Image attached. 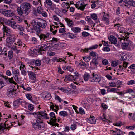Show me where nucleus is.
Here are the masks:
<instances>
[{"label":"nucleus","instance_id":"62","mask_svg":"<svg viewBox=\"0 0 135 135\" xmlns=\"http://www.w3.org/2000/svg\"><path fill=\"white\" fill-rule=\"evenodd\" d=\"M91 3H92V4L91 5V8L92 9H94L97 6L96 3H95L94 1H92Z\"/></svg>","mask_w":135,"mask_h":135},{"label":"nucleus","instance_id":"30","mask_svg":"<svg viewBox=\"0 0 135 135\" xmlns=\"http://www.w3.org/2000/svg\"><path fill=\"white\" fill-rule=\"evenodd\" d=\"M20 99H17L13 103V105L15 107H18L20 103Z\"/></svg>","mask_w":135,"mask_h":135},{"label":"nucleus","instance_id":"7","mask_svg":"<svg viewBox=\"0 0 135 135\" xmlns=\"http://www.w3.org/2000/svg\"><path fill=\"white\" fill-rule=\"evenodd\" d=\"M49 115L50 117L51 118V119L52 121H50L49 124L52 126H58V124L55 122L57 119L56 118L55 113L54 112H51L50 113Z\"/></svg>","mask_w":135,"mask_h":135},{"label":"nucleus","instance_id":"25","mask_svg":"<svg viewBox=\"0 0 135 135\" xmlns=\"http://www.w3.org/2000/svg\"><path fill=\"white\" fill-rule=\"evenodd\" d=\"M54 46L53 47V50L55 51L56 50L59 49L60 47L61 44L59 42H57V44H53Z\"/></svg>","mask_w":135,"mask_h":135},{"label":"nucleus","instance_id":"18","mask_svg":"<svg viewBox=\"0 0 135 135\" xmlns=\"http://www.w3.org/2000/svg\"><path fill=\"white\" fill-rule=\"evenodd\" d=\"M28 74L30 78L32 80H34L36 79V75L33 72L27 71Z\"/></svg>","mask_w":135,"mask_h":135},{"label":"nucleus","instance_id":"26","mask_svg":"<svg viewBox=\"0 0 135 135\" xmlns=\"http://www.w3.org/2000/svg\"><path fill=\"white\" fill-rule=\"evenodd\" d=\"M65 20L69 27H71L73 26L74 25L73 22L72 20H71L68 18H66Z\"/></svg>","mask_w":135,"mask_h":135},{"label":"nucleus","instance_id":"60","mask_svg":"<svg viewBox=\"0 0 135 135\" xmlns=\"http://www.w3.org/2000/svg\"><path fill=\"white\" fill-rule=\"evenodd\" d=\"M54 106L52 108V110H54V111L57 114V111L59 109V107L58 106H56L55 105V107L56 109H54Z\"/></svg>","mask_w":135,"mask_h":135},{"label":"nucleus","instance_id":"10","mask_svg":"<svg viewBox=\"0 0 135 135\" xmlns=\"http://www.w3.org/2000/svg\"><path fill=\"white\" fill-rule=\"evenodd\" d=\"M3 27L2 28V30L3 31V38L5 39V37L6 34L7 33H10L12 32V31L9 29L8 27L5 26L3 25Z\"/></svg>","mask_w":135,"mask_h":135},{"label":"nucleus","instance_id":"39","mask_svg":"<svg viewBox=\"0 0 135 135\" xmlns=\"http://www.w3.org/2000/svg\"><path fill=\"white\" fill-rule=\"evenodd\" d=\"M127 93L131 94L133 96L135 95V91H134L132 89H128L127 90Z\"/></svg>","mask_w":135,"mask_h":135},{"label":"nucleus","instance_id":"17","mask_svg":"<svg viewBox=\"0 0 135 135\" xmlns=\"http://www.w3.org/2000/svg\"><path fill=\"white\" fill-rule=\"evenodd\" d=\"M108 39L109 41L113 44H116L117 42V40L115 37L113 36H110L108 37Z\"/></svg>","mask_w":135,"mask_h":135},{"label":"nucleus","instance_id":"14","mask_svg":"<svg viewBox=\"0 0 135 135\" xmlns=\"http://www.w3.org/2000/svg\"><path fill=\"white\" fill-rule=\"evenodd\" d=\"M9 23V24L14 29L20 27V25L16 24L15 21H13L10 20H8Z\"/></svg>","mask_w":135,"mask_h":135},{"label":"nucleus","instance_id":"38","mask_svg":"<svg viewBox=\"0 0 135 135\" xmlns=\"http://www.w3.org/2000/svg\"><path fill=\"white\" fill-rule=\"evenodd\" d=\"M45 98L47 100H49L51 98V96L50 94L47 92L45 96Z\"/></svg>","mask_w":135,"mask_h":135},{"label":"nucleus","instance_id":"55","mask_svg":"<svg viewBox=\"0 0 135 135\" xmlns=\"http://www.w3.org/2000/svg\"><path fill=\"white\" fill-rule=\"evenodd\" d=\"M135 84V81L133 80H131L128 81L127 83V84L129 85H132Z\"/></svg>","mask_w":135,"mask_h":135},{"label":"nucleus","instance_id":"4","mask_svg":"<svg viewBox=\"0 0 135 135\" xmlns=\"http://www.w3.org/2000/svg\"><path fill=\"white\" fill-rule=\"evenodd\" d=\"M6 36L7 37L6 39L7 45L9 47H10L11 46V44L13 43L15 41V36L14 34L10 33L6 34Z\"/></svg>","mask_w":135,"mask_h":135},{"label":"nucleus","instance_id":"6","mask_svg":"<svg viewBox=\"0 0 135 135\" xmlns=\"http://www.w3.org/2000/svg\"><path fill=\"white\" fill-rule=\"evenodd\" d=\"M50 45L51 43H46L45 44H42L40 47L37 49V51L38 53L42 54V51L50 50Z\"/></svg>","mask_w":135,"mask_h":135},{"label":"nucleus","instance_id":"43","mask_svg":"<svg viewBox=\"0 0 135 135\" xmlns=\"http://www.w3.org/2000/svg\"><path fill=\"white\" fill-rule=\"evenodd\" d=\"M43 61L44 63L48 64L50 61V59L48 58L45 57L43 58Z\"/></svg>","mask_w":135,"mask_h":135},{"label":"nucleus","instance_id":"37","mask_svg":"<svg viewBox=\"0 0 135 135\" xmlns=\"http://www.w3.org/2000/svg\"><path fill=\"white\" fill-rule=\"evenodd\" d=\"M66 34L68 35L69 37L70 38H74L76 37V35H74L73 33H66Z\"/></svg>","mask_w":135,"mask_h":135},{"label":"nucleus","instance_id":"28","mask_svg":"<svg viewBox=\"0 0 135 135\" xmlns=\"http://www.w3.org/2000/svg\"><path fill=\"white\" fill-rule=\"evenodd\" d=\"M109 16V14H106V15L105 16V15H104L102 19L103 21H106V23L107 25H108L109 24V19L107 17H108Z\"/></svg>","mask_w":135,"mask_h":135},{"label":"nucleus","instance_id":"58","mask_svg":"<svg viewBox=\"0 0 135 135\" xmlns=\"http://www.w3.org/2000/svg\"><path fill=\"white\" fill-rule=\"evenodd\" d=\"M117 89L115 88H108V90L109 89V92H113L114 93H115L117 91Z\"/></svg>","mask_w":135,"mask_h":135},{"label":"nucleus","instance_id":"51","mask_svg":"<svg viewBox=\"0 0 135 135\" xmlns=\"http://www.w3.org/2000/svg\"><path fill=\"white\" fill-rule=\"evenodd\" d=\"M83 105L84 108L87 109H89L90 108V106L87 103H84Z\"/></svg>","mask_w":135,"mask_h":135},{"label":"nucleus","instance_id":"34","mask_svg":"<svg viewBox=\"0 0 135 135\" xmlns=\"http://www.w3.org/2000/svg\"><path fill=\"white\" fill-rule=\"evenodd\" d=\"M86 20L88 21V22L89 23V24H93L94 22L92 20L91 18L89 16H87L85 18Z\"/></svg>","mask_w":135,"mask_h":135},{"label":"nucleus","instance_id":"2","mask_svg":"<svg viewBox=\"0 0 135 135\" xmlns=\"http://www.w3.org/2000/svg\"><path fill=\"white\" fill-rule=\"evenodd\" d=\"M25 23H26L27 25L26 28L27 31H30L32 33H35V32L37 33H40L42 31L41 28H45L47 25L46 21L43 20H41L39 21L35 20H33L31 23L33 26L32 28L30 27V25H28L26 21H25Z\"/></svg>","mask_w":135,"mask_h":135},{"label":"nucleus","instance_id":"13","mask_svg":"<svg viewBox=\"0 0 135 135\" xmlns=\"http://www.w3.org/2000/svg\"><path fill=\"white\" fill-rule=\"evenodd\" d=\"M128 38L129 37L127 36V49L130 50L133 49L134 46L133 42L130 40L128 39Z\"/></svg>","mask_w":135,"mask_h":135},{"label":"nucleus","instance_id":"35","mask_svg":"<svg viewBox=\"0 0 135 135\" xmlns=\"http://www.w3.org/2000/svg\"><path fill=\"white\" fill-rule=\"evenodd\" d=\"M13 75H20V73L19 70L18 69H14L13 71Z\"/></svg>","mask_w":135,"mask_h":135},{"label":"nucleus","instance_id":"33","mask_svg":"<svg viewBox=\"0 0 135 135\" xmlns=\"http://www.w3.org/2000/svg\"><path fill=\"white\" fill-rule=\"evenodd\" d=\"M100 118L103 120V121L107 122V123H109L110 121L109 120H108L106 119L105 116V114H103V115L102 117H100Z\"/></svg>","mask_w":135,"mask_h":135},{"label":"nucleus","instance_id":"45","mask_svg":"<svg viewBox=\"0 0 135 135\" xmlns=\"http://www.w3.org/2000/svg\"><path fill=\"white\" fill-rule=\"evenodd\" d=\"M91 17L94 20H95L97 19L98 17L96 14L93 13L91 15Z\"/></svg>","mask_w":135,"mask_h":135},{"label":"nucleus","instance_id":"24","mask_svg":"<svg viewBox=\"0 0 135 135\" xmlns=\"http://www.w3.org/2000/svg\"><path fill=\"white\" fill-rule=\"evenodd\" d=\"M71 30L74 33H78L80 32L81 29L80 28L78 27H73L71 28Z\"/></svg>","mask_w":135,"mask_h":135},{"label":"nucleus","instance_id":"22","mask_svg":"<svg viewBox=\"0 0 135 135\" xmlns=\"http://www.w3.org/2000/svg\"><path fill=\"white\" fill-rule=\"evenodd\" d=\"M91 77V74L90 75L89 74L87 73H86L83 76V78L85 81H88L89 79L90 80Z\"/></svg>","mask_w":135,"mask_h":135},{"label":"nucleus","instance_id":"31","mask_svg":"<svg viewBox=\"0 0 135 135\" xmlns=\"http://www.w3.org/2000/svg\"><path fill=\"white\" fill-rule=\"evenodd\" d=\"M90 55L91 56H92L95 59H96L97 57V53L93 51H91L89 52Z\"/></svg>","mask_w":135,"mask_h":135},{"label":"nucleus","instance_id":"23","mask_svg":"<svg viewBox=\"0 0 135 135\" xmlns=\"http://www.w3.org/2000/svg\"><path fill=\"white\" fill-rule=\"evenodd\" d=\"M41 62L40 60L39 59H37L36 60H34L30 62L31 64L35 63V65L37 66H39L41 65Z\"/></svg>","mask_w":135,"mask_h":135},{"label":"nucleus","instance_id":"47","mask_svg":"<svg viewBox=\"0 0 135 135\" xmlns=\"http://www.w3.org/2000/svg\"><path fill=\"white\" fill-rule=\"evenodd\" d=\"M28 108L29 110L31 111H33L34 108L33 105L31 104H30L29 105Z\"/></svg>","mask_w":135,"mask_h":135},{"label":"nucleus","instance_id":"29","mask_svg":"<svg viewBox=\"0 0 135 135\" xmlns=\"http://www.w3.org/2000/svg\"><path fill=\"white\" fill-rule=\"evenodd\" d=\"M73 75H66L65 80L66 81H73Z\"/></svg>","mask_w":135,"mask_h":135},{"label":"nucleus","instance_id":"61","mask_svg":"<svg viewBox=\"0 0 135 135\" xmlns=\"http://www.w3.org/2000/svg\"><path fill=\"white\" fill-rule=\"evenodd\" d=\"M77 127L76 124H74L71 125L70 127V128L72 130H74L76 129Z\"/></svg>","mask_w":135,"mask_h":135},{"label":"nucleus","instance_id":"44","mask_svg":"<svg viewBox=\"0 0 135 135\" xmlns=\"http://www.w3.org/2000/svg\"><path fill=\"white\" fill-rule=\"evenodd\" d=\"M59 40V39L53 37L52 40H51L50 41L51 42H54L51 43V45L52 44L53 45V44H54L55 43L57 42V41Z\"/></svg>","mask_w":135,"mask_h":135},{"label":"nucleus","instance_id":"42","mask_svg":"<svg viewBox=\"0 0 135 135\" xmlns=\"http://www.w3.org/2000/svg\"><path fill=\"white\" fill-rule=\"evenodd\" d=\"M83 59L85 61L88 62L89 61L90 59V57L89 56H86L85 57H83Z\"/></svg>","mask_w":135,"mask_h":135},{"label":"nucleus","instance_id":"1","mask_svg":"<svg viewBox=\"0 0 135 135\" xmlns=\"http://www.w3.org/2000/svg\"><path fill=\"white\" fill-rule=\"evenodd\" d=\"M32 114L37 118L35 123L32 124V127L36 130H40L43 128L44 126V124L43 122L44 119H48L49 118L47 116L46 113L43 111H39L30 113Z\"/></svg>","mask_w":135,"mask_h":135},{"label":"nucleus","instance_id":"5","mask_svg":"<svg viewBox=\"0 0 135 135\" xmlns=\"http://www.w3.org/2000/svg\"><path fill=\"white\" fill-rule=\"evenodd\" d=\"M101 80L100 76L99 74H97L95 72L91 73V77L90 81L91 82H95L99 83Z\"/></svg>","mask_w":135,"mask_h":135},{"label":"nucleus","instance_id":"56","mask_svg":"<svg viewBox=\"0 0 135 135\" xmlns=\"http://www.w3.org/2000/svg\"><path fill=\"white\" fill-rule=\"evenodd\" d=\"M39 2L41 4V1L40 0H37V1H34L33 2V4L35 5H37Z\"/></svg>","mask_w":135,"mask_h":135},{"label":"nucleus","instance_id":"64","mask_svg":"<svg viewBox=\"0 0 135 135\" xmlns=\"http://www.w3.org/2000/svg\"><path fill=\"white\" fill-rule=\"evenodd\" d=\"M71 67L70 66H65L63 69L65 70H69L71 69Z\"/></svg>","mask_w":135,"mask_h":135},{"label":"nucleus","instance_id":"36","mask_svg":"<svg viewBox=\"0 0 135 135\" xmlns=\"http://www.w3.org/2000/svg\"><path fill=\"white\" fill-rule=\"evenodd\" d=\"M20 104L24 107H26L27 105L28 104V103L24 100L21 101L20 102Z\"/></svg>","mask_w":135,"mask_h":135},{"label":"nucleus","instance_id":"48","mask_svg":"<svg viewBox=\"0 0 135 135\" xmlns=\"http://www.w3.org/2000/svg\"><path fill=\"white\" fill-rule=\"evenodd\" d=\"M26 97L29 100L31 101L32 100V97L31 95L30 94H27L26 95Z\"/></svg>","mask_w":135,"mask_h":135},{"label":"nucleus","instance_id":"40","mask_svg":"<svg viewBox=\"0 0 135 135\" xmlns=\"http://www.w3.org/2000/svg\"><path fill=\"white\" fill-rule=\"evenodd\" d=\"M92 91V88L90 86H86L85 88V91H88L89 93H91Z\"/></svg>","mask_w":135,"mask_h":135},{"label":"nucleus","instance_id":"59","mask_svg":"<svg viewBox=\"0 0 135 135\" xmlns=\"http://www.w3.org/2000/svg\"><path fill=\"white\" fill-rule=\"evenodd\" d=\"M65 28H60L59 29V32L60 33H63L66 32Z\"/></svg>","mask_w":135,"mask_h":135},{"label":"nucleus","instance_id":"27","mask_svg":"<svg viewBox=\"0 0 135 135\" xmlns=\"http://www.w3.org/2000/svg\"><path fill=\"white\" fill-rule=\"evenodd\" d=\"M88 121L89 123L94 124L95 123L96 120L94 117H91L88 119Z\"/></svg>","mask_w":135,"mask_h":135},{"label":"nucleus","instance_id":"21","mask_svg":"<svg viewBox=\"0 0 135 135\" xmlns=\"http://www.w3.org/2000/svg\"><path fill=\"white\" fill-rule=\"evenodd\" d=\"M125 39H126V38L124 37V36H123V37L120 38V41H121L122 40L123 41V42H122V44L121 45V47L123 49H126L127 48L126 44V42L125 41Z\"/></svg>","mask_w":135,"mask_h":135},{"label":"nucleus","instance_id":"11","mask_svg":"<svg viewBox=\"0 0 135 135\" xmlns=\"http://www.w3.org/2000/svg\"><path fill=\"white\" fill-rule=\"evenodd\" d=\"M0 76H2L4 78V79L7 80V81H8L10 83H13L15 85H16L17 84V83L14 81L13 78L12 77L11 78H8L6 76H3L1 72H0Z\"/></svg>","mask_w":135,"mask_h":135},{"label":"nucleus","instance_id":"8","mask_svg":"<svg viewBox=\"0 0 135 135\" xmlns=\"http://www.w3.org/2000/svg\"><path fill=\"white\" fill-rule=\"evenodd\" d=\"M50 35V33L47 32L44 34L41 33L38 36L41 41L43 42L45 40H46L49 38Z\"/></svg>","mask_w":135,"mask_h":135},{"label":"nucleus","instance_id":"46","mask_svg":"<svg viewBox=\"0 0 135 135\" xmlns=\"http://www.w3.org/2000/svg\"><path fill=\"white\" fill-rule=\"evenodd\" d=\"M37 11L39 13L41 14L44 11L42 7H40L37 8Z\"/></svg>","mask_w":135,"mask_h":135},{"label":"nucleus","instance_id":"20","mask_svg":"<svg viewBox=\"0 0 135 135\" xmlns=\"http://www.w3.org/2000/svg\"><path fill=\"white\" fill-rule=\"evenodd\" d=\"M98 46L99 45L97 44L93 45L88 48H85L84 50V51L86 52H88L89 50L95 49L98 47Z\"/></svg>","mask_w":135,"mask_h":135},{"label":"nucleus","instance_id":"3","mask_svg":"<svg viewBox=\"0 0 135 135\" xmlns=\"http://www.w3.org/2000/svg\"><path fill=\"white\" fill-rule=\"evenodd\" d=\"M17 13L19 15L23 17H25L29 14L31 11V5L27 2L22 3L20 7L17 9Z\"/></svg>","mask_w":135,"mask_h":135},{"label":"nucleus","instance_id":"57","mask_svg":"<svg viewBox=\"0 0 135 135\" xmlns=\"http://www.w3.org/2000/svg\"><path fill=\"white\" fill-rule=\"evenodd\" d=\"M135 128V125L132 126H127V129L130 130H133Z\"/></svg>","mask_w":135,"mask_h":135},{"label":"nucleus","instance_id":"16","mask_svg":"<svg viewBox=\"0 0 135 135\" xmlns=\"http://www.w3.org/2000/svg\"><path fill=\"white\" fill-rule=\"evenodd\" d=\"M99 59H100V58L98 57H97L95 59L94 58L93 59V60L91 64L93 65L95 68H96L97 67V65L98 64V60Z\"/></svg>","mask_w":135,"mask_h":135},{"label":"nucleus","instance_id":"41","mask_svg":"<svg viewBox=\"0 0 135 135\" xmlns=\"http://www.w3.org/2000/svg\"><path fill=\"white\" fill-rule=\"evenodd\" d=\"M13 52L12 51H10L8 52V56L9 59H11L13 56Z\"/></svg>","mask_w":135,"mask_h":135},{"label":"nucleus","instance_id":"15","mask_svg":"<svg viewBox=\"0 0 135 135\" xmlns=\"http://www.w3.org/2000/svg\"><path fill=\"white\" fill-rule=\"evenodd\" d=\"M15 15L13 11L10 10H6L5 16L10 17H13Z\"/></svg>","mask_w":135,"mask_h":135},{"label":"nucleus","instance_id":"19","mask_svg":"<svg viewBox=\"0 0 135 135\" xmlns=\"http://www.w3.org/2000/svg\"><path fill=\"white\" fill-rule=\"evenodd\" d=\"M10 127L9 126L6 127L5 124L1 123L0 124V131H3L4 129H8V130L9 129Z\"/></svg>","mask_w":135,"mask_h":135},{"label":"nucleus","instance_id":"63","mask_svg":"<svg viewBox=\"0 0 135 135\" xmlns=\"http://www.w3.org/2000/svg\"><path fill=\"white\" fill-rule=\"evenodd\" d=\"M118 64L117 62L116 61H113L111 64V65L113 67L116 66Z\"/></svg>","mask_w":135,"mask_h":135},{"label":"nucleus","instance_id":"9","mask_svg":"<svg viewBox=\"0 0 135 135\" xmlns=\"http://www.w3.org/2000/svg\"><path fill=\"white\" fill-rule=\"evenodd\" d=\"M77 4L79 6V7L78 8V9H80L82 11H84L85 8L87 4H85L84 1H80L77 2Z\"/></svg>","mask_w":135,"mask_h":135},{"label":"nucleus","instance_id":"12","mask_svg":"<svg viewBox=\"0 0 135 135\" xmlns=\"http://www.w3.org/2000/svg\"><path fill=\"white\" fill-rule=\"evenodd\" d=\"M16 90L13 88H9L7 89V95L8 97H12V95H15L16 93L15 92Z\"/></svg>","mask_w":135,"mask_h":135},{"label":"nucleus","instance_id":"50","mask_svg":"<svg viewBox=\"0 0 135 135\" xmlns=\"http://www.w3.org/2000/svg\"><path fill=\"white\" fill-rule=\"evenodd\" d=\"M25 69L26 68H24L23 69L21 70V74L24 76L26 75V72L25 70Z\"/></svg>","mask_w":135,"mask_h":135},{"label":"nucleus","instance_id":"53","mask_svg":"<svg viewBox=\"0 0 135 135\" xmlns=\"http://www.w3.org/2000/svg\"><path fill=\"white\" fill-rule=\"evenodd\" d=\"M46 3L47 5L51 6L52 4V2L50 0H46Z\"/></svg>","mask_w":135,"mask_h":135},{"label":"nucleus","instance_id":"32","mask_svg":"<svg viewBox=\"0 0 135 135\" xmlns=\"http://www.w3.org/2000/svg\"><path fill=\"white\" fill-rule=\"evenodd\" d=\"M59 115L60 116L65 117L68 115V114L67 112L65 111H62L59 112Z\"/></svg>","mask_w":135,"mask_h":135},{"label":"nucleus","instance_id":"49","mask_svg":"<svg viewBox=\"0 0 135 135\" xmlns=\"http://www.w3.org/2000/svg\"><path fill=\"white\" fill-rule=\"evenodd\" d=\"M134 1L133 0H127V4L130 6H132Z\"/></svg>","mask_w":135,"mask_h":135},{"label":"nucleus","instance_id":"52","mask_svg":"<svg viewBox=\"0 0 135 135\" xmlns=\"http://www.w3.org/2000/svg\"><path fill=\"white\" fill-rule=\"evenodd\" d=\"M90 35V34L86 32H83L82 33V35L83 36L86 37Z\"/></svg>","mask_w":135,"mask_h":135},{"label":"nucleus","instance_id":"54","mask_svg":"<svg viewBox=\"0 0 135 135\" xmlns=\"http://www.w3.org/2000/svg\"><path fill=\"white\" fill-rule=\"evenodd\" d=\"M58 89L60 90L63 92H66L68 91L67 89L64 87H58Z\"/></svg>","mask_w":135,"mask_h":135}]
</instances>
